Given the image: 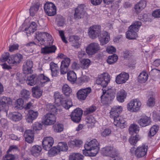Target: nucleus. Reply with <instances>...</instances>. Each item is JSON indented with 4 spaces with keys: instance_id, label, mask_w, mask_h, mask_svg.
I'll return each instance as SVG.
<instances>
[{
    "instance_id": "nucleus-1",
    "label": "nucleus",
    "mask_w": 160,
    "mask_h": 160,
    "mask_svg": "<svg viewBox=\"0 0 160 160\" xmlns=\"http://www.w3.org/2000/svg\"><path fill=\"white\" fill-rule=\"evenodd\" d=\"M35 34L36 38L41 45H44L45 44V39L46 38L48 39L49 45L41 48V53L43 55L50 54L55 52L57 48L55 45H52L53 40L50 35L46 32H36Z\"/></svg>"
},
{
    "instance_id": "nucleus-2",
    "label": "nucleus",
    "mask_w": 160,
    "mask_h": 160,
    "mask_svg": "<svg viewBox=\"0 0 160 160\" xmlns=\"http://www.w3.org/2000/svg\"><path fill=\"white\" fill-rule=\"evenodd\" d=\"M83 154L86 156L94 157L98 153L100 149L99 143L96 139H93L84 145Z\"/></svg>"
},
{
    "instance_id": "nucleus-3",
    "label": "nucleus",
    "mask_w": 160,
    "mask_h": 160,
    "mask_svg": "<svg viewBox=\"0 0 160 160\" xmlns=\"http://www.w3.org/2000/svg\"><path fill=\"white\" fill-rule=\"evenodd\" d=\"M142 25L140 21H135L129 28L126 33L127 38L129 39H136L138 36L137 32Z\"/></svg>"
},
{
    "instance_id": "nucleus-4",
    "label": "nucleus",
    "mask_w": 160,
    "mask_h": 160,
    "mask_svg": "<svg viewBox=\"0 0 160 160\" xmlns=\"http://www.w3.org/2000/svg\"><path fill=\"white\" fill-rule=\"evenodd\" d=\"M102 90L103 94L101 96V101L103 104H106L114 98L115 92L113 89L111 88L103 89Z\"/></svg>"
},
{
    "instance_id": "nucleus-5",
    "label": "nucleus",
    "mask_w": 160,
    "mask_h": 160,
    "mask_svg": "<svg viewBox=\"0 0 160 160\" xmlns=\"http://www.w3.org/2000/svg\"><path fill=\"white\" fill-rule=\"evenodd\" d=\"M141 105V102L138 99H132L128 103L127 109L131 112H137L140 110Z\"/></svg>"
},
{
    "instance_id": "nucleus-6",
    "label": "nucleus",
    "mask_w": 160,
    "mask_h": 160,
    "mask_svg": "<svg viewBox=\"0 0 160 160\" xmlns=\"http://www.w3.org/2000/svg\"><path fill=\"white\" fill-rule=\"evenodd\" d=\"M101 32V26L96 25L90 27L88 29V33L91 39H94L99 37Z\"/></svg>"
},
{
    "instance_id": "nucleus-7",
    "label": "nucleus",
    "mask_w": 160,
    "mask_h": 160,
    "mask_svg": "<svg viewBox=\"0 0 160 160\" xmlns=\"http://www.w3.org/2000/svg\"><path fill=\"white\" fill-rule=\"evenodd\" d=\"M55 113H48L44 115L42 118V124L46 126L52 125L54 124L56 120Z\"/></svg>"
},
{
    "instance_id": "nucleus-8",
    "label": "nucleus",
    "mask_w": 160,
    "mask_h": 160,
    "mask_svg": "<svg viewBox=\"0 0 160 160\" xmlns=\"http://www.w3.org/2000/svg\"><path fill=\"white\" fill-rule=\"evenodd\" d=\"M110 76L107 73H103L98 75L96 80L97 84L101 85L103 88L106 87L110 81Z\"/></svg>"
},
{
    "instance_id": "nucleus-9",
    "label": "nucleus",
    "mask_w": 160,
    "mask_h": 160,
    "mask_svg": "<svg viewBox=\"0 0 160 160\" xmlns=\"http://www.w3.org/2000/svg\"><path fill=\"white\" fill-rule=\"evenodd\" d=\"M101 153L103 155L108 156L111 158L117 157L118 153L113 147L108 146L102 149Z\"/></svg>"
},
{
    "instance_id": "nucleus-10",
    "label": "nucleus",
    "mask_w": 160,
    "mask_h": 160,
    "mask_svg": "<svg viewBox=\"0 0 160 160\" xmlns=\"http://www.w3.org/2000/svg\"><path fill=\"white\" fill-rule=\"evenodd\" d=\"M100 49V47L98 43L93 42L88 44L85 48L87 53L89 56L94 55Z\"/></svg>"
},
{
    "instance_id": "nucleus-11",
    "label": "nucleus",
    "mask_w": 160,
    "mask_h": 160,
    "mask_svg": "<svg viewBox=\"0 0 160 160\" xmlns=\"http://www.w3.org/2000/svg\"><path fill=\"white\" fill-rule=\"evenodd\" d=\"M91 92L92 89L90 87L81 88L78 91L77 97L80 101L84 100Z\"/></svg>"
},
{
    "instance_id": "nucleus-12",
    "label": "nucleus",
    "mask_w": 160,
    "mask_h": 160,
    "mask_svg": "<svg viewBox=\"0 0 160 160\" xmlns=\"http://www.w3.org/2000/svg\"><path fill=\"white\" fill-rule=\"evenodd\" d=\"M12 104L11 99L9 98L3 96L0 98V108L7 113L9 109L8 105Z\"/></svg>"
},
{
    "instance_id": "nucleus-13",
    "label": "nucleus",
    "mask_w": 160,
    "mask_h": 160,
    "mask_svg": "<svg viewBox=\"0 0 160 160\" xmlns=\"http://www.w3.org/2000/svg\"><path fill=\"white\" fill-rule=\"evenodd\" d=\"M44 9L46 13L49 16H53L56 13V8L55 5L51 2H47L44 6Z\"/></svg>"
},
{
    "instance_id": "nucleus-14",
    "label": "nucleus",
    "mask_w": 160,
    "mask_h": 160,
    "mask_svg": "<svg viewBox=\"0 0 160 160\" xmlns=\"http://www.w3.org/2000/svg\"><path fill=\"white\" fill-rule=\"evenodd\" d=\"M98 37L101 45L107 44L110 39L109 33L106 31H102Z\"/></svg>"
},
{
    "instance_id": "nucleus-15",
    "label": "nucleus",
    "mask_w": 160,
    "mask_h": 160,
    "mask_svg": "<svg viewBox=\"0 0 160 160\" xmlns=\"http://www.w3.org/2000/svg\"><path fill=\"white\" fill-rule=\"evenodd\" d=\"M82 113V111L80 108L74 110L71 114L72 121L75 122H79L81 119Z\"/></svg>"
},
{
    "instance_id": "nucleus-16",
    "label": "nucleus",
    "mask_w": 160,
    "mask_h": 160,
    "mask_svg": "<svg viewBox=\"0 0 160 160\" xmlns=\"http://www.w3.org/2000/svg\"><path fill=\"white\" fill-rule=\"evenodd\" d=\"M39 115L38 111L30 110L25 117L26 120L28 123H32L33 121L36 119Z\"/></svg>"
},
{
    "instance_id": "nucleus-17",
    "label": "nucleus",
    "mask_w": 160,
    "mask_h": 160,
    "mask_svg": "<svg viewBox=\"0 0 160 160\" xmlns=\"http://www.w3.org/2000/svg\"><path fill=\"white\" fill-rule=\"evenodd\" d=\"M148 148V146L146 144L138 147L135 150L136 156L138 158L143 157L146 154Z\"/></svg>"
},
{
    "instance_id": "nucleus-18",
    "label": "nucleus",
    "mask_w": 160,
    "mask_h": 160,
    "mask_svg": "<svg viewBox=\"0 0 160 160\" xmlns=\"http://www.w3.org/2000/svg\"><path fill=\"white\" fill-rule=\"evenodd\" d=\"M85 6L84 4H81L75 9L74 17L75 18H83L86 14L85 11Z\"/></svg>"
},
{
    "instance_id": "nucleus-19",
    "label": "nucleus",
    "mask_w": 160,
    "mask_h": 160,
    "mask_svg": "<svg viewBox=\"0 0 160 160\" xmlns=\"http://www.w3.org/2000/svg\"><path fill=\"white\" fill-rule=\"evenodd\" d=\"M54 140L51 137L44 138L42 141V146L44 149L46 151L49 150L53 144Z\"/></svg>"
},
{
    "instance_id": "nucleus-20",
    "label": "nucleus",
    "mask_w": 160,
    "mask_h": 160,
    "mask_svg": "<svg viewBox=\"0 0 160 160\" xmlns=\"http://www.w3.org/2000/svg\"><path fill=\"white\" fill-rule=\"evenodd\" d=\"M129 75L128 73L123 72L117 75L116 78V82L118 84L125 83L128 79Z\"/></svg>"
},
{
    "instance_id": "nucleus-21",
    "label": "nucleus",
    "mask_w": 160,
    "mask_h": 160,
    "mask_svg": "<svg viewBox=\"0 0 160 160\" xmlns=\"http://www.w3.org/2000/svg\"><path fill=\"white\" fill-rule=\"evenodd\" d=\"M122 110V108L121 106H117L112 107L110 112V117L113 118L120 116L119 115Z\"/></svg>"
},
{
    "instance_id": "nucleus-22",
    "label": "nucleus",
    "mask_w": 160,
    "mask_h": 160,
    "mask_svg": "<svg viewBox=\"0 0 160 160\" xmlns=\"http://www.w3.org/2000/svg\"><path fill=\"white\" fill-rule=\"evenodd\" d=\"M33 66V62L30 60H27L25 62L23 66V71L25 74L31 73L32 72V68Z\"/></svg>"
},
{
    "instance_id": "nucleus-23",
    "label": "nucleus",
    "mask_w": 160,
    "mask_h": 160,
    "mask_svg": "<svg viewBox=\"0 0 160 160\" xmlns=\"http://www.w3.org/2000/svg\"><path fill=\"white\" fill-rule=\"evenodd\" d=\"M113 119L114 120L113 124L115 126L121 128H124L126 127V122L122 116H120Z\"/></svg>"
},
{
    "instance_id": "nucleus-24",
    "label": "nucleus",
    "mask_w": 160,
    "mask_h": 160,
    "mask_svg": "<svg viewBox=\"0 0 160 160\" xmlns=\"http://www.w3.org/2000/svg\"><path fill=\"white\" fill-rule=\"evenodd\" d=\"M24 136L27 142L29 143L33 142L34 137L33 131L29 129L26 130L24 132Z\"/></svg>"
},
{
    "instance_id": "nucleus-25",
    "label": "nucleus",
    "mask_w": 160,
    "mask_h": 160,
    "mask_svg": "<svg viewBox=\"0 0 160 160\" xmlns=\"http://www.w3.org/2000/svg\"><path fill=\"white\" fill-rule=\"evenodd\" d=\"M27 84L31 86L34 85L36 84L39 83L38 77L36 74H33L28 76L27 79Z\"/></svg>"
},
{
    "instance_id": "nucleus-26",
    "label": "nucleus",
    "mask_w": 160,
    "mask_h": 160,
    "mask_svg": "<svg viewBox=\"0 0 160 160\" xmlns=\"http://www.w3.org/2000/svg\"><path fill=\"white\" fill-rule=\"evenodd\" d=\"M146 0H141L135 5L134 8V12L137 14L139 13L146 7Z\"/></svg>"
},
{
    "instance_id": "nucleus-27",
    "label": "nucleus",
    "mask_w": 160,
    "mask_h": 160,
    "mask_svg": "<svg viewBox=\"0 0 160 160\" xmlns=\"http://www.w3.org/2000/svg\"><path fill=\"white\" fill-rule=\"evenodd\" d=\"M151 118L147 116H144L141 118L138 121L139 125L142 127H145L151 124Z\"/></svg>"
},
{
    "instance_id": "nucleus-28",
    "label": "nucleus",
    "mask_w": 160,
    "mask_h": 160,
    "mask_svg": "<svg viewBox=\"0 0 160 160\" xmlns=\"http://www.w3.org/2000/svg\"><path fill=\"white\" fill-rule=\"evenodd\" d=\"M50 69L51 71V75L52 77L58 76L59 73V67L57 64L52 62L50 64Z\"/></svg>"
},
{
    "instance_id": "nucleus-29",
    "label": "nucleus",
    "mask_w": 160,
    "mask_h": 160,
    "mask_svg": "<svg viewBox=\"0 0 160 160\" xmlns=\"http://www.w3.org/2000/svg\"><path fill=\"white\" fill-rule=\"evenodd\" d=\"M9 117L11 119L15 122L20 121L22 118L21 114L18 112H15L10 113L9 115Z\"/></svg>"
},
{
    "instance_id": "nucleus-30",
    "label": "nucleus",
    "mask_w": 160,
    "mask_h": 160,
    "mask_svg": "<svg viewBox=\"0 0 160 160\" xmlns=\"http://www.w3.org/2000/svg\"><path fill=\"white\" fill-rule=\"evenodd\" d=\"M127 96V93L124 90L122 89L120 90L117 94V100L120 102L124 101Z\"/></svg>"
},
{
    "instance_id": "nucleus-31",
    "label": "nucleus",
    "mask_w": 160,
    "mask_h": 160,
    "mask_svg": "<svg viewBox=\"0 0 160 160\" xmlns=\"http://www.w3.org/2000/svg\"><path fill=\"white\" fill-rule=\"evenodd\" d=\"M42 148L41 147L36 145L33 146L31 148V151L32 154L37 157L40 155Z\"/></svg>"
},
{
    "instance_id": "nucleus-32",
    "label": "nucleus",
    "mask_w": 160,
    "mask_h": 160,
    "mask_svg": "<svg viewBox=\"0 0 160 160\" xmlns=\"http://www.w3.org/2000/svg\"><path fill=\"white\" fill-rule=\"evenodd\" d=\"M37 24L34 22H32L28 28H25L24 32L27 34H31L33 33L37 29Z\"/></svg>"
},
{
    "instance_id": "nucleus-33",
    "label": "nucleus",
    "mask_w": 160,
    "mask_h": 160,
    "mask_svg": "<svg viewBox=\"0 0 160 160\" xmlns=\"http://www.w3.org/2000/svg\"><path fill=\"white\" fill-rule=\"evenodd\" d=\"M80 38L78 36H72L70 38V41L72 46L76 48H78L80 45V43L79 42Z\"/></svg>"
},
{
    "instance_id": "nucleus-34",
    "label": "nucleus",
    "mask_w": 160,
    "mask_h": 160,
    "mask_svg": "<svg viewBox=\"0 0 160 160\" xmlns=\"http://www.w3.org/2000/svg\"><path fill=\"white\" fill-rule=\"evenodd\" d=\"M85 120L87 123V126L89 128H92L96 122L94 117L92 116H88L86 118Z\"/></svg>"
},
{
    "instance_id": "nucleus-35",
    "label": "nucleus",
    "mask_w": 160,
    "mask_h": 160,
    "mask_svg": "<svg viewBox=\"0 0 160 160\" xmlns=\"http://www.w3.org/2000/svg\"><path fill=\"white\" fill-rule=\"evenodd\" d=\"M139 131V127L137 124L133 123L129 127V132L130 134L133 135L134 133H137Z\"/></svg>"
},
{
    "instance_id": "nucleus-36",
    "label": "nucleus",
    "mask_w": 160,
    "mask_h": 160,
    "mask_svg": "<svg viewBox=\"0 0 160 160\" xmlns=\"http://www.w3.org/2000/svg\"><path fill=\"white\" fill-rule=\"evenodd\" d=\"M148 75L147 73L145 72H141L138 78V81L141 83L145 82L148 80Z\"/></svg>"
},
{
    "instance_id": "nucleus-37",
    "label": "nucleus",
    "mask_w": 160,
    "mask_h": 160,
    "mask_svg": "<svg viewBox=\"0 0 160 160\" xmlns=\"http://www.w3.org/2000/svg\"><path fill=\"white\" fill-rule=\"evenodd\" d=\"M32 91L33 96L37 98H39L42 95V91L38 86L32 88Z\"/></svg>"
},
{
    "instance_id": "nucleus-38",
    "label": "nucleus",
    "mask_w": 160,
    "mask_h": 160,
    "mask_svg": "<svg viewBox=\"0 0 160 160\" xmlns=\"http://www.w3.org/2000/svg\"><path fill=\"white\" fill-rule=\"evenodd\" d=\"M83 144V142L80 139H75L72 140L68 142L69 146L71 148H73L75 146L80 147Z\"/></svg>"
},
{
    "instance_id": "nucleus-39",
    "label": "nucleus",
    "mask_w": 160,
    "mask_h": 160,
    "mask_svg": "<svg viewBox=\"0 0 160 160\" xmlns=\"http://www.w3.org/2000/svg\"><path fill=\"white\" fill-rule=\"evenodd\" d=\"M54 98L55 102L56 103H61L64 99L63 95L58 92L54 93Z\"/></svg>"
},
{
    "instance_id": "nucleus-40",
    "label": "nucleus",
    "mask_w": 160,
    "mask_h": 160,
    "mask_svg": "<svg viewBox=\"0 0 160 160\" xmlns=\"http://www.w3.org/2000/svg\"><path fill=\"white\" fill-rule=\"evenodd\" d=\"M62 90V92L66 96H68L72 94V90L67 84H65L63 85Z\"/></svg>"
},
{
    "instance_id": "nucleus-41",
    "label": "nucleus",
    "mask_w": 160,
    "mask_h": 160,
    "mask_svg": "<svg viewBox=\"0 0 160 160\" xmlns=\"http://www.w3.org/2000/svg\"><path fill=\"white\" fill-rule=\"evenodd\" d=\"M83 156L79 153H74L69 157V160H83Z\"/></svg>"
},
{
    "instance_id": "nucleus-42",
    "label": "nucleus",
    "mask_w": 160,
    "mask_h": 160,
    "mask_svg": "<svg viewBox=\"0 0 160 160\" xmlns=\"http://www.w3.org/2000/svg\"><path fill=\"white\" fill-rule=\"evenodd\" d=\"M159 127L157 125H153L150 129L148 133V136L151 138L156 134L159 129Z\"/></svg>"
},
{
    "instance_id": "nucleus-43",
    "label": "nucleus",
    "mask_w": 160,
    "mask_h": 160,
    "mask_svg": "<svg viewBox=\"0 0 160 160\" xmlns=\"http://www.w3.org/2000/svg\"><path fill=\"white\" fill-rule=\"evenodd\" d=\"M60 104L64 108L66 109H69L72 106V103L70 99L67 100L64 99Z\"/></svg>"
},
{
    "instance_id": "nucleus-44",
    "label": "nucleus",
    "mask_w": 160,
    "mask_h": 160,
    "mask_svg": "<svg viewBox=\"0 0 160 160\" xmlns=\"http://www.w3.org/2000/svg\"><path fill=\"white\" fill-rule=\"evenodd\" d=\"M77 77L75 73L73 71H70L67 73V78L68 81L73 82L76 80Z\"/></svg>"
},
{
    "instance_id": "nucleus-45",
    "label": "nucleus",
    "mask_w": 160,
    "mask_h": 160,
    "mask_svg": "<svg viewBox=\"0 0 160 160\" xmlns=\"http://www.w3.org/2000/svg\"><path fill=\"white\" fill-rule=\"evenodd\" d=\"M91 61L88 59H84L81 61V67L83 69H86L89 66Z\"/></svg>"
},
{
    "instance_id": "nucleus-46",
    "label": "nucleus",
    "mask_w": 160,
    "mask_h": 160,
    "mask_svg": "<svg viewBox=\"0 0 160 160\" xmlns=\"http://www.w3.org/2000/svg\"><path fill=\"white\" fill-rule=\"evenodd\" d=\"M60 151H66L68 149L67 144L65 142H60L58 143V146H57Z\"/></svg>"
},
{
    "instance_id": "nucleus-47",
    "label": "nucleus",
    "mask_w": 160,
    "mask_h": 160,
    "mask_svg": "<svg viewBox=\"0 0 160 160\" xmlns=\"http://www.w3.org/2000/svg\"><path fill=\"white\" fill-rule=\"evenodd\" d=\"M46 109L47 111L52 112L53 113L56 114L58 112L56 107L52 104H47L46 105Z\"/></svg>"
},
{
    "instance_id": "nucleus-48",
    "label": "nucleus",
    "mask_w": 160,
    "mask_h": 160,
    "mask_svg": "<svg viewBox=\"0 0 160 160\" xmlns=\"http://www.w3.org/2000/svg\"><path fill=\"white\" fill-rule=\"evenodd\" d=\"M24 101L21 98L18 99L15 102V107L17 109H22L24 108Z\"/></svg>"
},
{
    "instance_id": "nucleus-49",
    "label": "nucleus",
    "mask_w": 160,
    "mask_h": 160,
    "mask_svg": "<svg viewBox=\"0 0 160 160\" xmlns=\"http://www.w3.org/2000/svg\"><path fill=\"white\" fill-rule=\"evenodd\" d=\"M38 82H40L41 83H45L50 81V79L43 74H40L38 76Z\"/></svg>"
},
{
    "instance_id": "nucleus-50",
    "label": "nucleus",
    "mask_w": 160,
    "mask_h": 160,
    "mask_svg": "<svg viewBox=\"0 0 160 160\" xmlns=\"http://www.w3.org/2000/svg\"><path fill=\"white\" fill-rule=\"evenodd\" d=\"M39 5L38 3H37L32 6L30 9V13L31 16H33L38 11L39 9Z\"/></svg>"
},
{
    "instance_id": "nucleus-51",
    "label": "nucleus",
    "mask_w": 160,
    "mask_h": 160,
    "mask_svg": "<svg viewBox=\"0 0 160 160\" xmlns=\"http://www.w3.org/2000/svg\"><path fill=\"white\" fill-rule=\"evenodd\" d=\"M48 151V154L50 157L55 156L60 152L59 149L57 146L53 147L52 148H50L49 150Z\"/></svg>"
},
{
    "instance_id": "nucleus-52",
    "label": "nucleus",
    "mask_w": 160,
    "mask_h": 160,
    "mask_svg": "<svg viewBox=\"0 0 160 160\" xmlns=\"http://www.w3.org/2000/svg\"><path fill=\"white\" fill-rule=\"evenodd\" d=\"M42 125L40 123L38 122H35L32 125V128L33 129V132L36 131H39L42 129Z\"/></svg>"
},
{
    "instance_id": "nucleus-53",
    "label": "nucleus",
    "mask_w": 160,
    "mask_h": 160,
    "mask_svg": "<svg viewBox=\"0 0 160 160\" xmlns=\"http://www.w3.org/2000/svg\"><path fill=\"white\" fill-rule=\"evenodd\" d=\"M118 59V56L116 54H114L108 57L107 60V62L109 64H112L116 62Z\"/></svg>"
},
{
    "instance_id": "nucleus-54",
    "label": "nucleus",
    "mask_w": 160,
    "mask_h": 160,
    "mask_svg": "<svg viewBox=\"0 0 160 160\" xmlns=\"http://www.w3.org/2000/svg\"><path fill=\"white\" fill-rule=\"evenodd\" d=\"M30 92L26 89L22 90L21 92V97L24 99H27L29 98Z\"/></svg>"
},
{
    "instance_id": "nucleus-55",
    "label": "nucleus",
    "mask_w": 160,
    "mask_h": 160,
    "mask_svg": "<svg viewBox=\"0 0 160 160\" xmlns=\"http://www.w3.org/2000/svg\"><path fill=\"white\" fill-rule=\"evenodd\" d=\"M140 139V138L139 136L138 135H136L135 136L132 137L130 138L129 141L131 145H134Z\"/></svg>"
},
{
    "instance_id": "nucleus-56",
    "label": "nucleus",
    "mask_w": 160,
    "mask_h": 160,
    "mask_svg": "<svg viewBox=\"0 0 160 160\" xmlns=\"http://www.w3.org/2000/svg\"><path fill=\"white\" fill-rule=\"evenodd\" d=\"M155 104V99L153 96H150L148 99L147 104L150 107L154 106Z\"/></svg>"
},
{
    "instance_id": "nucleus-57",
    "label": "nucleus",
    "mask_w": 160,
    "mask_h": 160,
    "mask_svg": "<svg viewBox=\"0 0 160 160\" xmlns=\"http://www.w3.org/2000/svg\"><path fill=\"white\" fill-rule=\"evenodd\" d=\"M97 109L96 106L94 105H92L89 108H87L84 112V114L85 115L91 113H92L95 111Z\"/></svg>"
},
{
    "instance_id": "nucleus-58",
    "label": "nucleus",
    "mask_w": 160,
    "mask_h": 160,
    "mask_svg": "<svg viewBox=\"0 0 160 160\" xmlns=\"http://www.w3.org/2000/svg\"><path fill=\"white\" fill-rule=\"evenodd\" d=\"M71 62L70 59L68 57L65 58L61 62V65L64 67L68 68Z\"/></svg>"
},
{
    "instance_id": "nucleus-59",
    "label": "nucleus",
    "mask_w": 160,
    "mask_h": 160,
    "mask_svg": "<svg viewBox=\"0 0 160 160\" xmlns=\"http://www.w3.org/2000/svg\"><path fill=\"white\" fill-rule=\"evenodd\" d=\"M54 130L55 132H62L63 129V125L62 124H56L53 126Z\"/></svg>"
},
{
    "instance_id": "nucleus-60",
    "label": "nucleus",
    "mask_w": 160,
    "mask_h": 160,
    "mask_svg": "<svg viewBox=\"0 0 160 160\" xmlns=\"http://www.w3.org/2000/svg\"><path fill=\"white\" fill-rule=\"evenodd\" d=\"M13 56L16 64L19 63L22 59V55L19 53H17Z\"/></svg>"
},
{
    "instance_id": "nucleus-61",
    "label": "nucleus",
    "mask_w": 160,
    "mask_h": 160,
    "mask_svg": "<svg viewBox=\"0 0 160 160\" xmlns=\"http://www.w3.org/2000/svg\"><path fill=\"white\" fill-rule=\"evenodd\" d=\"M9 54L8 52L3 53L0 58V61L2 62L8 61L9 58Z\"/></svg>"
},
{
    "instance_id": "nucleus-62",
    "label": "nucleus",
    "mask_w": 160,
    "mask_h": 160,
    "mask_svg": "<svg viewBox=\"0 0 160 160\" xmlns=\"http://www.w3.org/2000/svg\"><path fill=\"white\" fill-rule=\"evenodd\" d=\"M111 132V130L109 129L106 128L101 132V135L102 137H105L109 136Z\"/></svg>"
},
{
    "instance_id": "nucleus-63",
    "label": "nucleus",
    "mask_w": 160,
    "mask_h": 160,
    "mask_svg": "<svg viewBox=\"0 0 160 160\" xmlns=\"http://www.w3.org/2000/svg\"><path fill=\"white\" fill-rule=\"evenodd\" d=\"M14 159L15 157L13 155L7 154L3 157L2 160H14Z\"/></svg>"
},
{
    "instance_id": "nucleus-64",
    "label": "nucleus",
    "mask_w": 160,
    "mask_h": 160,
    "mask_svg": "<svg viewBox=\"0 0 160 160\" xmlns=\"http://www.w3.org/2000/svg\"><path fill=\"white\" fill-rule=\"evenodd\" d=\"M116 48L113 47L111 46H108L107 48L106 51L109 53H112L115 52Z\"/></svg>"
}]
</instances>
